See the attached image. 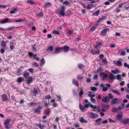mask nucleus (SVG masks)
Segmentation results:
<instances>
[{"label": "nucleus", "instance_id": "obj_54", "mask_svg": "<svg viewBox=\"0 0 129 129\" xmlns=\"http://www.w3.org/2000/svg\"><path fill=\"white\" fill-rule=\"evenodd\" d=\"M90 100L91 102L93 103H95L96 101L95 99L92 98H91L90 99Z\"/></svg>", "mask_w": 129, "mask_h": 129}, {"label": "nucleus", "instance_id": "obj_40", "mask_svg": "<svg viewBox=\"0 0 129 129\" xmlns=\"http://www.w3.org/2000/svg\"><path fill=\"white\" fill-rule=\"evenodd\" d=\"M102 45V43H99L98 42H97L96 43V46H95V48H98L99 47H100Z\"/></svg>", "mask_w": 129, "mask_h": 129}, {"label": "nucleus", "instance_id": "obj_60", "mask_svg": "<svg viewBox=\"0 0 129 129\" xmlns=\"http://www.w3.org/2000/svg\"><path fill=\"white\" fill-rule=\"evenodd\" d=\"M125 84V82L124 81H121L120 83V85L121 86H123Z\"/></svg>", "mask_w": 129, "mask_h": 129}, {"label": "nucleus", "instance_id": "obj_29", "mask_svg": "<svg viewBox=\"0 0 129 129\" xmlns=\"http://www.w3.org/2000/svg\"><path fill=\"white\" fill-rule=\"evenodd\" d=\"M53 50V47L52 46H51L49 47L47 49V52H52Z\"/></svg>", "mask_w": 129, "mask_h": 129}, {"label": "nucleus", "instance_id": "obj_35", "mask_svg": "<svg viewBox=\"0 0 129 129\" xmlns=\"http://www.w3.org/2000/svg\"><path fill=\"white\" fill-rule=\"evenodd\" d=\"M111 72L114 74H116V73H119V71L118 69H116L115 70H112Z\"/></svg>", "mask_w": 129, "mask_h": 129}, {"label": "nucleus", "instance_id": "obj_19", "mask_svg": "<svg viewBox=\"0 0 129 129\" xmlns=\"http://www.w3.org/2000/svg\"><path fill=\"white\" fill-rule=\"evenodd\" d=\"M91 54L94 55L95 54H98L100 52V50H98L97 51L92 49L90 50Z\"/></svg>", "mask_w": 129, "mask_h": 129}, {"label": "nucleus", "instance_id": "obj_20", "mask_svg": "<svg viewBox=\"0 0 129 129\" xmlns=\"http://www.w3.org/2000/svg\"><path fill=\"white\" fill-rule=\"evenodd\" d=\"M7 44L6 42L4 40L2 41L1 43V47L3 48H6Z\"/></svg>", "mask_w": 129, "mask_h": 129}, {"label": "nucleus", "instance_id": "obj_25", "mask_svg": "<svg viewBox=\"0 0 129 129\" xmlns=\"http://www.w3.org/2000/svg\"><path fill=\"white\" fill-rule=\"evenodd\" d=\"M106 18L105 16H103L101 17L97 21V22H99L104 20H105L106 19Z\"/></svg>", "mask_w": 129, "mask_h": 129}, {"label": "nucleus", "instance_id": "obj_13", "mask_svg": "<svg viewBox=\"0 0 129 129\" xmlns=\"http://www.w3.org/2000/svg\"><path fill=\"white\" fill-rule=\"evenodd\" d=\"M79 121L81 123H87L88 122L87 120L84 119L83 117H80L79 119Z\"/></svg>", "mask_w": 129, "mask_h": 129}, {"label": "nucleus", "instance_id": "obj_58", "mask_svg": "<svg viewBox=\"0 0 129 129\" xmlns=\"http://www.w3.org/2000/svg\"><path fill=\"white\" fill-rule=\"evenodd\" d=\"M89 104V103L88 104H85L84 105V108L85 109L86 108H88Z\"/></svg>", "mask_w": 129, "mask_h": 129}, {"label": "nucleus", "instance_id": "obj_39", "mask_svg": "<svg viewBox=\"0 0 129 129\" xmlns=\"http://www.w3.org/2000/svg\"><path fill=\"white\" fill-rule=\"evenodd\" d=\"M79 108L83 112L84 111V106H83L80 104L79 105Z\"/></svg>", "mask_w": 129, "mask_h": 129}, {"label": "nucleus", "instance_id": "obj_56", "mask_svg": "<svg viewBox=\"0 0 129 129\" xmlns=\"http://www.w3.org/2000/svg\"><path fill=\"white\" fill-rule=\"evenodd\" d=\"M83 65H82V64H79L78 66V67L80 69H82L83 68Z\"/></svg>", "mask_w": 129, "mask_h": 129}, {"label": "nucleus", "instance_id": "obj_61", "mask_svg": "<svg viewBox=\"0 0 129 129\" xmlns=\"http://www.w3.org/2000/svg\"><path fill=\"white\" fill-rule=\"evenodd\" d=\"M28 70L31 73H33L34 72V69L32 68H30Z\"/></svg>", "mask_w": 129, "mask_h": 129}, {"label": "nucleus", "instance_id": "obj_49", "mask_svg": "<svg viewBox=\"0 0 129 129\" xmlns=\"http://www.w3.org/2000/svg\"><path fill=\"white\" fill-rule=\"evenodd\" d=\"M37 16L39 17H42L43 16V14L42 12H41L38 14L37 15Z\"/></svg>", "mask_w": 129, "mask_h": 129}, {"label": "nucleus", "instance_id": "obj_12", "mask_svg": "<svg viewBox=\"0 0 129 129\" xmlns=\"http://www.w3.org/2000/svg\"><path fill=\"white\" fill-rule=\"evenodd\" d=\"M62 50L61 47H56L55 49V52L53 54H58L60 52V50Z\"/></svg>", "mask_w": 129, "mask_h": 129}, {"label": "nucleus", "instance_id": "obj_51", "mask_svg": "<svg viewBox=\"0 0 129 129\" xmlns=\"http://www.w3.org/2000/svg\"><path fill=\"white\" fill-rule=\"evenodd\" d=\"M112 111L113 112L117 113L118 111V110L117 108H113L112 109Z\"/></svg>", "mask_w": 129, "mask_h": 129}, {"label": "nucleus", "instance_id": "obj_23", "mask_svg": "<svg viewBox=\"0 0 129 129\" xmlns=\"http://www.w3.org/2000/svg\"><path fill=\"white\" fill-rule=\"evenodd\" d=\"M4 101H6L8 100V98L6 95L5 94H3L1 96Z\"/></svg>", "mask_w": 129, "mask_h": 129}, {"label": "nucleus", "instance_id": "obj_53", "mask_svg": "<svg viewBox=\"0 0 129 129\" xmlns=\"http://www.w3.org/2000/svg\"><path fill=\"white\" fill-rule=\"evenodd\" d=\"M121 76L120 75L118 74L116 78L118 80H121L122 79H121Z\"/></svg>", "mask_w": 129, "mask_h": 129}, {"label": "nucleus", "instance_id": "obj_32", "mask_svg": "<svg viewBox=\"0 0 129 129\" xmlns=\"http://www.w3.org/2000/svg\"><path fill=\"white\" fill-rule=\"evenodd\" d=\"M72 83H73L77 87H78L79 83L76 81L75 79H73Z\"/></svg>", "mask_w": 129, "mask_h": 129}, {"label": "nucleus", "instance_id": "obj_1", "mask_svg": "<svg viewBox=\"0 0 129 129\" xmlns=\"http://www.w3.org/2000/svg\"><path fill=\"white\" fill-rule=\"evenodd\" d=\"M23 76L24 78L26 79L27 84H29L32 82L33 81V77L32 76H29V74L28 72H25Z\"/></svg>", "mask_w": 129, "mask_h": 129}, {"label": "nucleus", "instance_id": "obj_57", "mask_svg": "<svg viewBox=\"0 0 129 129\" xmlns=\"http://www.w3.org/2000/svg\"><path fill=\"white\" fill-rule=\"evenodd\" d=\"M32 65L33 66H36L37 67H39V65L37 63H36L35 62L32 64Z\"/></svg>", "mask_w": 129, "mask_h": 129}, {"label": "nucleus", "instance_id": "obj_21", "mask_svg": "<svg viewBox=\"0 0 129 129\" xmlns=\"http://www.w3.org/2000/svg\"><path fill=\"white\" fill-rule=\"evenodd\" d=\"M100 12V11L99 10H98L92 13V15L93 16H98Z\"/></svg>", "mask_w": 129, "mask_h": 129}, {"label": "nucleus", "instance_id": "obj_47", "mask_svg": "<svg viewBox=\"0 0 129 129\" xmlns=\"http://www.w3.org/2000/svg\"><path fill=\"white\" fill-rule=\"evenodd\" d=\"M46 111H47L46 112V114L47 115H49L51 112L50 109L49 108H47V109H46Z\"/></svg>", "mask_w": 129, "mask_h": 129}, {"label": "nucleus", "instance_id": "obj_42", "mask_svg": "<svg viewBox=\"0 0 129 129\" xmlns=\"http://www.w3.org/2000/svg\"><path fill=\"white\" fill-rule=\"evenodd\" d=\"M45 62V60L44 58L41 59V60L40 61V65L42 66L44 65Z\"/></svg>", "mask_w": 129, "mask_h": 129}, {"label": "nucleus", "instance_id": "obj_14", "mask_svg": "<svg viewBox=\"0 0 129 129\" xmlns=\"http://www.w3.org/2000/svg\"><path fill=\"white\" fill-rule=\"evenodd\" d=\"M116 117L117 120H120L122 119L123 117V114L121 112V114H118L116 115Z\"/></svg>", "mask_w": 129, "mask_h": 129}, {"label": "nucleus", "instance_id": "obj_50", "mask_svg": "<svg viewBox=\"0 0 129 129\" xmlns=\"http://www.w3.org/2000/svg\"><path fill=\"white\" fill-rule=\"evenodd\" d=\"M104 70L101 67L99 68L97 70V71L99 73L100 72H102Z\"/></svg>", "mask_w": 129, "mask_h": 129}, {"label": "nucleus", "instance_id": "obj_6", "mask_svg": "<svg viewBox=\"0 0 129 129\" xmlns=\"http://www.w3.org/2000/svg\"><path fill=\"white\" fill-rule=\"evenodd\" d=\"M121 102V99L119 98L118 99L117 98H115L111 100V104L115 105L117 103H118Z\"/></svg>", "mask_w": 129, "mask_h": 129}, {"label": "nucleus", "instance_id": "obj_31", "mask_svg": "<svg viewBox=\"0 0 129 129\" xmlns=\"http://www.w3.org/2000/svg\"><path fill=\"white\" fill-rule=\"evenodd\" d=\"M111 91L114 93L118 95H121L120 93L117 90L111 89Z\"/></svg>", "mask_w": 129, "mask_h": 129}, {"label": "nucleus", "instance_id": "obj_2", "mask_svg": "<svg viewBox=\"0 0 129 129\" xmlns=\"http://www.w3.org/2000/svg\"><path fill=\"white\" fill-rule=\"evenodd\" d=\"M100 75L102 80L106 81L107 80L108 77V75L105 72H102L100 73Z\"/></svg>", "mask_w": 129, "mask_h": 129}, {"label": "nucleus", "instance_id": "obj_30", "mask_svg": "<svg viewBox=\"0 0 129 129\" xmlns=\"http://www.w3.org/2000/svg\"><path fill=\"white\" fill-rule=\"evenodd\" d=\"M36 126L38 127L41 129H44L45 128V126L43 125H42L40 124H37L36 125Z\"/></svg>", "mask_w": 129, "mask_h": 129}, {"label": "nucleus", "instance_id": "obj_62", "mask_svg": "<svg viewBox=\"0 0 129 129\" xmlns=\"http://www.w3.org/2000/svg\"><path fill=\"white\" fill-rule=\"evenodd\" d=\"M83 78V77L81 75H79L77 77V79L79 80H81Z\"/></svg>", "mask_w": 129, "mask_h": 129}, {"label": "nucleus", "instance_id": "obj_15", "mask_svg": "<svg viewBox=\"0 0 129 129\" xmlns=\"http://www.w3.org/2000/svg\"><path fill=\"white\" fill-rule=\"evenodd\" d=\"M79 89L80 91L79 93V95L80 98H81V96L84 93L83 89L82 87H80L79 88Z\"/></svg>", "mask_w": 129, "mask_h": 129}, {"label": "nucleus", "instance_id": "obj_59", "mask_svg": "<svg viewBox=\"0 0 129 129\" xmlns=\"http://www.w3.org/2000/svg\"><path fill=\"white\" fill-rule=\"evenodd\" d=\"M63 4L67 5H69L70 3L69 2H68L67 1H64L63 2Z\"/></svg>", "mask_w": 129, "mask_h": 129}, {"label": "nucleus", "instance_id": "obj_45", "mask_svg": "<svg viewBox=\"0 0 129 129\" xmlns=\"http://www.w3.org/2000/svg\"><path fill=\"white\" fill-rule=\"evenodd\" d=\"M22 71L20 69H18L16 72L17 75H21V73L22 72Z\"/></svg>", "mask_w": 129, "mask_h": 129}, {"label": "nucleus", "instance_id": "obj_10", "mask_svg": "<svg viewBox=\"0 0 129 129\" xmlns=\"http://www.w3.org/2000/svg\"><path fill=\"white\" fill-rule=\"evenodd\" d=\"M121 122L124 124H129V118H123L121 120Z\"/></svg>", "mask_w": 129, "mask_h": 129}, {"label": "nucleus", "instance_id": "obj_24", "mask_svg": "<svg viewBox=\"0 0 129 129\" xmlns=\"http://www.w3.org/2000/svg\"><path fill=\"white\" fill-rule=\"evenodd\" d=\"M102 120V118H99L96 119L95 121V122L96 123V124H100L101 123V121Z\"/></svg>", "mask_w": 129, "mask_h": 129}, {"label": "nucleus", "instance_id": "obj_52", "mask_svg": "<svg viewBox=\"0 0 129 129\" xmlns=\"http://www.w3.org/2000/svg\"><path fill=\"white\" fill-rule=\"evenodd\" d=\"M45 98L47 99H50L51 98V97L49 94L46 95Z\"/></svg>", "mask_w": 129, "mask_h": 129}, {"label": "nucleus", "instance_id": "obj_44", "mask_svg": "<svg viewBox=\"0 0 129 129\" xmlns=\"http://www.w3.org/2000/svg\"><path fill=\"white\" fill-rule=\"evenodd\" d=\"M52 33L54 34H57L58 35H60V33L59 32L55 30H53L52 32Z\"/></svg>", "mask_w": 129, "mask_h": 129}, {"label": "nucleus", "instance_id": "obj_48", "mask_svg": "<svg viewBox=\"0 0 129 129\" xmlns=\"http://www.w3.org/2000/svg\"><path fill=\"white\" fill-rule=\"evenodd\" d=\"M121 54L122 56H124L125 55V52L124 49H123L121 50Z\"/></svg>", "mask_w": 129, "mask_h": 129}, {"label": "nucleus", "instance_id": "obj_5", "mask_svg": "<svg viewBox=\"0 0 129 129\" xmlns=\"http://www.w3.org/2000/svg\"><path fill=\"white\" fill-rule=\"evenodd\" d=\"M109 29L108 28H105L103 29L101 32L100 35H101L103 36H106L107 34V32L109 30Z\"/></svg>", "mask_w": 129, "mask_h": 129}, {"label": "nucleus", "instance_id": "obj_4", "mask_svg": "<svg viewBox=\"0 0 129 129\" xmlns=\"http://www.w3.org/2000/svg\"><path fill=\"white\" fill-rule=\"evenodd\" d=\"M89 117L91 119H94L98 117V115L96 113H94L92 112H89L88 113Z\"/></svg>", "mask_w": 129, "mask_h": 129}, {"label": "nucleus", "instance_id": "obj_8", "mask_svg": "<svg viewBox=\"0 0 129 129\" xmlns=\"http://www.w3.org/2000/svg\"><path fill=\"white\" fill-rule=\"evenodd\" d=\"M110 100V98L107 96L104 97L102 100L103 102L106 103H108L109 102Z\"/></svg>", "mask_w": 129, "mask_h": 129}, {"label": "nucleus", "instance_id": "obj_38", "mask_svg": "<svg viewBox=\"0 0 129 129\" xmlns=\"http://www.w3.org/2000/svg\"><path fill=\"white\" fill-rule=\"evenodd\" d=\"M32 48L33 51L36 52L37 51V47L36 45L34 44L33 45H32Z\"/></svg>", "mask_w": 129, "mask_h": 129}, {"label": "nucleus", "instance_id": "obj_28", "mask_svg": "<svg viewBox=\"0 0 129 129\" xmlns=\"http://www.w3.org/2000/svg\"><path fill=\"white\" fill-rule=\"evenodd\" d=\"M88 93V96L90 98H93L95 96L94 94H92V92H89Z\"/></svg>", "mask_w": 129, "mask_h": 129}, {"label": "nucleus", "instance_id": "obj_17", "mask_svg": "<svg viewBox=\"0 0 129 129\" xmlns=\"http://www.w3.org/2000/svg\"><path fill=\"white\" fill-rule=\"evenodd\" d=\"M62 50H63L65 52H67L70 49L69 47L67 46H65L61 48Z\"/></svg>", "mask_w": 129, "mask_h": 129}, {"label": "nucleus", "instance_id": "obj_37", "mask_svg": "<svg viewBox=\"0 0 129 129\" xmlns=\"http://www.w3.org/2000/svg\"><path fill=\"white\" fill-rule=\"evenodd\" d=\"M89 104L90 107L92 109H97V107L96 106H94L92 105L91 104V103L89 102Z\"/></svg>", "mask_w": 129, "mask_h": 129}, {"label": "nucleus", "instance_id": "obj_9", "mask_svg": "<svg viewBox=\"0 0 129 129\" xmlns=\"http://www.w3.org/2000/svg\"><path fill=\"white\" fill-rule=\"evenodd\" d=\"M10 120L9 119H7L5 121V127L7 129H9L10 126L9 125Z\"/></svg>", "mask_w": 129, "mask_h": 129}, {"label": "nucleus", "instance_id": "obj_63", "mask_svg": "<svg viewBox=\"0 0 129 129\" xmlns=\"http://www.w3.org/2000/svg\"><path fill=\"white\" fill-rule=\"evenodd\" d=\"M109 121L110 122L114 123L115 121L112 119L111 118H109Z\"/></svg>", "mask_w": 129, "mask_h": 129}, {"label": "nucleus", "instance_id": "obj_11", "mask_svg": "<svg viewBox=\"0 0 129 129\" xmlns=\"http://www.w3.org/2000/svg\"><path fill=\"white\" fill-rule=\"evenodd\" d=\"M42 108V107L40 106L34 110V112L37 114L40 113L41 112V111Z\"/></svg>", "mask_w": 129, "mask_h": 129}, {"label": "nucleus", "instance_id": "obj_41", "mask_svg": "<svg viewBox=\"0 0 129 129\" xmlns=\"http://www.w3.org/2000/svg\"><path fill=\"white\" fill-rule=\"evenodd\" d=\"M93 6V5L92 4H88L87 5V8L88 10H90L92 8Z\"/></svg>", "mask_w": 129, "mask_h": 129}, {"label": "nucleus", "instance_id": "obj_3", "mask_svg": "<svg viewBox=\"0 0 129 129\" xmlns=\"http://www.w3.org/2000/svg\"><path fill=\"white\" fill-rule=\"evenodd\" d=\"M14 22L15 21L14 20H13L12 19L7 18L0 21V23L1 24L12 23Z\"/></svg>", "mask_w": 129, "mask_h": 129}, {"label": "nucleus", "instance_id": "obj_34", "mask_svg": "<svg viewBox=\"0 0 129 129\" xmlns=\"http://www.w3.org/2000/svg\"><path fill=\"white\" fill-rule=\"evenodd\" d=\"M44 5L45 8L49 7L51 6V3L50 2H47Z\"/></svg>", "mask_w": 129, "mask_h": 129}, {"label": "nucleus", "instance_id": "obj_22", "mask_svg": "<svg viewBox=\"0 0 129 129\" xmlns=\"http://www.w3.org/2000/svg\"><path fill=\"white\" fill-rule=\"evenodd\" d=\"M99 25V24H95L94 25H93L92 27L90 29V31H92L95 30L96 28L98 27Z\"/></svg>", "mask_w": 129, "mask_h": 129}, {"label": "nucleus", "instance_id": "obj_18", "mask_svg": "<svg viewBox=\"0 0 129 129\" xmlns=\"http://www.w3.org/2000/svg\"><path fill=\"white\" fill-rule=\"evenodd\" d=\"M116 78V77L115 76L112 74H109V79L112 80L113 79H115Z\"/></svg>", "mask_w": 129, "mask_h": 129}, {"label": "nucleus", "instance_id": "obj_33", "mask_svg": "<svg viewBox=\"0 0 129 129\" xmlns=\"http://www.w3.org/2000/svg\"><path fill=\"white\" fill-rule=\"evenodd\" d=\"M38 90L37 88H34L33 89V94L34 95H36L38 94Z\"/></svg>", "mask_w": 129, "mask_h": 129}, {"label": "nucleus", "instance_id": "obj_16", "mask_svg": "<svg viewBox=\"0 0 129 129\" xmlns=\"http://www.w3.org/2000/svg\"><path fill=\"white\" fill-rule=\"evenodd\" d=\"M114 63L118 67H121L122 66L121 61L120 60H118L116 61V62L114 61Z\"/></svg>", "mask_w": 129, "mask_h": 129}, {"label": "nucleus", "instance_id": "obj_46", "mask_svg": "<svg viewBox=\"0 0 129 129\" xmlns=\"http://www.w3.org/2000/svg\"><path fill=\"white\" fill-rule=\"evenodd\" d=\"M91 90L93 91H96L97 90V88L96 87H90Z\"/></svg>", "mask_w": 129, "mask_h": 129}, {"label": "nucleus", "instance_id": "obj_27", "mask_svg": "<svg viewBox=\"0 0 129 129\" xmlns=\"http://www.w3.org/2000/svg\"><path fill=\"white\" fill-rule=\"evenodd\" d=\"M23 80V79L22 77H19L17 78L16 81L19 83H20L22 82Z\"/></svg>", "mask_w": 129, "mask_h": 129}, {"label": "nucleus", "instance_id": "obj_43", "mask_svg": "<svg viewBox=\"0 0 129 129\" xmlns=\"http://www.w3.org/2000/svg\"><path fill=\"white\" fill-rule=\"evenodd\" d=\"M26 2L31 5H33L35 4V2L31 0H27V1Z\"/></svg>", "mask_w": 129, "mask_h": 129}, {"label": "nucleus", "instance_id": "obj_64", "mask_svg": "<svg viewBox=\"0 0 129 129\" xmlns=\"http://www.w3.org/2000/svg\"><path fill=\"white\" fill-rule=\"evenodd\" d=\"M82 13L83 14H85L86 13V11L85 9H82L81 10Z\"/></svg>", "mask_w": 129, "mask_h": 129}, {"label": "nucleus", "instance_id": "obj_55", "mask_svg": "<svg viewBox=\"0 0 129 129\" xmlns=\"http://www.w3.org/2000/svg\"><path fill=\"white\" fill-rule=\"evenodd\" d=\"M124 67L129 69V64H127L125 62L124 63Z\"/></svg>", "mask_w": 129, "mask_h": 129}, {"label": "nucleus", "instance_id": "obj_26", "mask_svg": "<svg viewBox=\"0 0 129 129\" xmlns=\"http://www.w3.org/2000/svg\"><path fill=\"white\" fill-rule=\"evenodd\" d=\"M100 87H101L103 88L102 89V90L103 92H105L107 91L108 88L107 87H104V86L103 84H101Z\"/></svg>", "mask_w": 129, "mask_h": 129}, {"label": "nucleus", "instance_id": "obj_7", "mask_svg": "<svg viewBox=\"0 0 129 129\" xmlns=\"http://www.w3.org/2000/svg\"><path fill=\"white\" fill-rule=\"evenodd\" d=\"M65 8L64 7L62 6L59 11L60 14L62 16H64L65 15L64 12Z\"/></svg>", "mask_w": 129, "mask_h": 129}, {"label": "nucleus", "instance_id": "obj_36", "mask_svg": "<svg viewBox=\"0 0 129 129\" xmlns=\"http://www.w3.org/2000/svg\"><path fill=\"white\" fill-rule=\"evenodd\" d=\"M10 48L11 49L13 50L15 49L14 46L13 45V43L11 42H10Z\"/></svg>", "mask_w": 129, "mask_h": 129}]
</instances>
